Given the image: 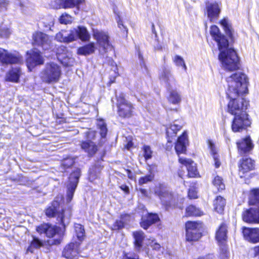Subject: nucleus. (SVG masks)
<instances>
[{
	"mask_svg": "<svg viewBox=\"0 0 259 259\" xmlns=\"http://www.w3.org/2000/svg\"><path fill=\"white\" fill-rule=\"evenodd\" d=\"M212 184L218 189V190H222L225 189V185L223 182V179L221 177L217 176L214 177Z\"/></svg>",
	"mask_w": 259,
	"mask_h": 259,
	"instance_id": "obj_47",
	"label": "nucleus"
},
{
	"mask_svg": "<svg viewBox=\"0 0 259 259\" xmlns=\"http://www.w3.org/2000/svg\"><path fill=\"white\" fill-rule=\"evenodd\" d=\"M74 163V161L70 158H67L63 161L62 165L65 168H68L72 166Z\"/></svg>",
	"mask_w": 259,
	"mask_h": 259,
	"instance_id": "obj_57",
	"label": "nucleus"
},
{
	"mask_svg": "<svg viewBox=\"0 0 259 259\" xmlns=\"http://www.w3.org/2000/svg\"><path fill=\"white\" fill-rule=\"evenodd\" d=\"M254 168V163L250 158H242L240 160L239 165V175L241 178L244 177V175L252 170Z\"/></svg>",
	"mask_w": 259,
	"mask_h": 259,
	"instance_id": "obj_23",
	"label": "nucleus"
},
{
	"mask_svg": "<svg viewBox=\"0 0 259 259\" xmlns=\"http://www.w3.org/2000/svg\"><path fill=\"white\" fill-rule=\"evenodd\" d=\"M242 219L248 223L259 224V206L244 210L242 213Z\"/></svg>",
	"mask_w": 259,
	"mask_h": 259,
	"instance_id": "obj_17",
	"label": "nucleus"
},
{
	"mask_svg": "<svg viewBox=\"0 0 259 259\" xmlns=\"http://www.w3.org/2000/svg\"><path fill=\"white\" fill-rule=\"evenodd\" d=\"M220 257L221 259H228L229 257V252L228 250L226 244H220Z\"/></svg>",
	"mask_w": 259,
	"mask_h": 259,
	"instance_id": "obj_48",
	"label": "nucleus"
},
{
	"mask_svg": "<svg viewBox=\"0 0 259 259\" xmlns=\"http://www.w3.org/2000/svg\"><path fill=\"white\" fill-rule=\"evenodd\" d=\"M60 242H61L60 239H56V240H54L53 241H52L51 243L49 242V243L51 245H54V244H59L60 243Z\"/></svg>",
	"mask_w": 259,
	"mask_h": 259,
	"instance_id": "obj_64",
	"label": "nucleus"
},
{
	"mask_svg": "<svg viewBox=\"0 0 259 259\" xmlns=\"http://www.w3.org/2000/svg\"><path fill=\"white\" fill-rule=\"evenodd\" d=\"M33 239L31 241L30 245L27 249V252L33 253L34 249H38L44 246V242L38 238L33 236Z\"/></svg>",
	"mask_w": 259,
	"mask_h": 259,
	"instance_id": "obj_41",
	"label": "nucleus"
},
{
	"mask_svg": "<svg viewBox=\"0 0 259 259\" xmlns=\"http://www.w3.org/2000/svg\"><path fill=\"white\" fill-rule=\"evenodd\" d=\"M138 57H139V59L140 64L142 68H144V71L145 72V73H148L147 67L146 66V64L144 61L143 57L140 52H139V53H138Z\"/></svg>",
	"mask_w": 259,
	"mask_h": 259,
	"instance_id": "obj_56",
	"label": "nucleus"
},
{
	"mask_svg": "<svg viewBox=\"0 0 259 259\" xmlns=\"http://www.w3.org/2000/svg\"><path fill=\"white\" fill-rule=\"evenodd\" d=\"M95 49V44L94 42H90L84 46L79 48L77 49V53L80 55H89L94 53Z\"/></svg>",
	"mask_w": 259,
	"mask_h": 259,
	"instance_id": "obj_35",
	"label": "nucleus"
},
{
	"mask_svg": "<svg viewBox=\"0 0 259 259\" xmlns=\"http://www.w3.org/2000/svg\"><path fill=\"white\" fill-rule=\"evenodd\" d=\"M117 113L122 118H129L133 115L134 107L131 102L126 100L123 94L117 97Z\"/></svg>",
	"mask_w": 259,
	"mask_h": 259,
	"instance_id": "obj_10",
	"label": "nucleus"
},
{
	"mask_svg": "<svg viewBox=\"0 0 259 259\" xmlns=\"http://www.w3.org/2000/svg\"><path fill=\"white\" fill-rule=\"evenodd\" d=\"M160 83L163 84L167 90L174 88L177 84V80L171 69L169 68L163 67L159 75Z\"/></svg>",
	"mask_w": 259,
	"mask_h": 259,
	"instance_id": "obj_11",
	"label": "nucleus"
},
{
	"mask_svg": "<svg viewBox=\"0 0 259 259\" xmlns=\"http://www.w3.org/2000/svg\"><path fill=\"white\" fill-rule=\"evenodd\" d=\"M21 62L19 55L12 54L7 51L0 48V63L3 65L17 64Z\"/></svg>",
	"mask_w": 259,
	"mask_h": 259,
	"instance_id": "obj_16",
	"label": "nucleus"
},
{
	"mask_svg": "<svg viewBox=\"0 0 259 259\" xmlns=\"http://www.w3.org/2000/svg\"><path fill=\"white\" fill-rule=\"evenodd\" d=\"M226 34L231 39L234 38L235 32L232 28L230 20L227 17L224 18L220 22Z\"/></svg>",
	"mask_w": 259,
	"mask_h": 259,
	"instance_id": "obj_29",
	"label": "nucleus"
},
{
	"mask_svg": "<svg viewBox=\"0 0 259 259\" xmlns=\"http://www.w3.org/2000/svg\"><path fill=\"white\" fill-rule=\"evenodd\" d=\"M186 237L189 242L197 241L201 236V223L195 222H188L186 223Z\"/></svg>",
	"mask_w": 259,
	"mask_h": 259,
	"instance_id": "obj_9",
	"label": "nucleus"
},
{
	"mask_svg": "<svg viewBox=\"0 0 259 259\" xmlns=\"http://www.w3.org/2000/svg\"><path fill=\"white\" fill-rule=\"evenodd\" d=\"M76 32V30L74 29V28L69 31L62 30L56 34L55 39L61 42H71L77 39Z\"/></svg>",
	"mask_w": 259,
	"mask_h": 259,
	"instance_id": "obj_19",
	"label": "nucleus"
},
{
	"mask_svg": "<svg viewBox=\"0 0 259 259\" xmlns=\"http://www.w3.org/2000/svg\"><path fill=\"white\" fill-rule=\"evenodd\" d=\"M135 239V246L137 250L139 251L142 246L143 241L144 239V233L142 231H137L133 233Z\"/></svg>",
	"mask_w": 259,
	"mask_h": 259,
	"instance_id": "obj_36",
	"label": "nucleus"
},
{
	"mask_svg": "<svg viewBox=\"0 0 259 259\" xmlns=\"http://www.w3.org/2000/svg\"><path fill=\"white\" fill-rule=\"evenodd\" d=\"M21 74L22 72L19 67L13 68L6 74L5 77L6 80L13 82H18Z\"/></svg>",
	"mask_w": 259,
	"mask_h": 259,
	"instance_id": "obj_31",
	"label": "nucleus"
},
{
	"mask_svg": "<svg viewBox=\"0 0 259 259\" xmlns=\"http://www.w3.org/2000/svg\"><path fill=\"white\" fill-rule=\"evenodd\" d=\"M59 4V8L72 9L75 8L77 12L75 11V14H77L80 9V5L83 4L85 0H57Z\"/></svg>",
	"mask_w": 259,
	"mask_h": 259,
	"instance_id": "obj_25",
	"label": "nucleus"
},
{
	"mask_svg": "<svg viewBox=\"0 0 259 259\" xmlns=\"http://www.w3.org/2000/svg\"><path fill=\"white\" fill-rule=\"evenodd\" d=\"M75 235L79 241L82 242L85 238V230L83 226L79 224H74Z\"/></svg>",
	"mask_w": 259,
	"mask_h": 259,
	"instance_id": "obj_42",
	"label": "nucleus"
},
{
	"mask_svg": "<svg viewBox=\"0 0 259 259\" xmlns=\"http://www.w3.org/2000/svg\"><path fill=\"white\" fill-rule=\"evenodd\" d=\"M36 231L40 234H45L47 237H54L58 232V228L49 224H43L36 227Z\"/></svg>",
	"mask_w": 259,
	"mask_h": 259,
	"instance_id": "obj_22",
	"label": "nucleus"
},
{
	"mask_svg": "<svg viewBox=\"0 0 259 259\" xmlns=\"http://www.w3.org/2000/svg\"><path fill=\"white\" fill-rule=\"evenodd\" d=\"M81 147L82 149L85 152H87L90 156L95 154L97 151V146L91 141L82 142L81 144Z\"/></svg>",
	"mask_w": 259,
	"mask_h": 259,
	"instance_id": "obj_34",
	"label": "nucleus"
},
{
	"mask_svg": "<svg viewBox=\"0 0 259 259\" xmlns=\"http://www.w3.org/2000/svg\"><path fill=\"white\" fill-rule=\"evenodd\" d=\"M249 202L250 205L259 204V188L251 191Z\"/></svg>",
	"mask_w": 259,
	"mask_h": 259,
	"instance_id": "obj_43",
	"label": "nucleus"
},
{
	"mask_svg": "<svg viewBox=\"0 0 259 259\" xmlns=\"http://www.w3.org/2000/svg\"><path fill=\"white\" fill-rule=\"evenodd\" d=\"M123 259H140L139 256L137 254H125Z\"/></svg>",
	"mask_w": 259,
	"mask_h": 259,
	"instance_id": "obj_59",
	"label": "nucleus"
},
{
	"mask_svg": "<svg viewBox=\"0 0 259 259\" xmlns=\"http://www.w3.org/2000/svg\"><path fill=\"white\" fill-rule=\"evenodd\" d=\"M62 74L61 68L57 63L50 62L46 64L40 73L42 81L47 83H56L59 81Z\"/></svg>",
	"mask_w": 259,
	"mask_h": 259,
	"instance_id": "obj_4",
	"label": "nucleus"
},
{
	"mask_svg": "<svg viewBox=\"0 0 259 259\" xmlns=\"http://www.w3.org/2000/svg\"><path fill=\"white\" fill-rule=\"evenodd\" d=\"M46 214L50 218L56 217L57 223L65 228L70 223L71 211L69 208L61 207L58 201H54L46 209Z\"/></svg>",
	"mask_w": 259,
	"mask_h": 259,
	"instance_id": "obj_2",
	"label": "nucleus"
},
{
	"mask_svg": "<svg viewBox=\"0 0 259 259\" xmlns=\"http://www.w3.org/2000/svg\"><path fill=\"white\" fill-rule=\"evenodd\" d=\"M208 144L210 150L211 154L214 161L215 167L216 168H218L221 165V162L219 159V156L218 154L217 149L211 141L208 140Z\"/></svg>",
	"mask_w": 259,
	"mask_h": 259,
	"instance_id": "obj_37",
	"label": "nucleus"
},
{
	"mask_svg": "<svg viewBox=\"0 0 259 259\" xmlns=\"http://www.w3.org/2000/svg\"><path fill=\"white\" fill-rule=\"evenodd\" d=\"M125 223L121 219L120 220L116 221L113 225L112 229L119 230L124 227Z\"/></svg>",
	"mask_w": 259,
	"mask_h": 259,
	"instance_id": "obj_53",
	"label": "nucleus"
},
{
	"mask_svg": "<svg viewBox=\"0 0 259 259\" xmlns=\"http://www.w3.org/2000/svg\"><path fill=\"white\" fill-rule=\"evenodd\" d=\"M97 126L100 130V134L102 138H105L107 133L106 124L102 119L97 120Z\"/></svg>",
	"mask_w": 259,
	"mask_h": 259,
	"instance_id": "obj_45",
	"label": "nucleus"
},
{
	"mask_svg": "<svg viewBox=\"0 0 259 259\" xmlns=\"http://www.w3.org/2000/svg\"><path fill=\"white\" fill-rule=\"evenodd\" d=\"M251 124L246 112L234 116L232 123V130L234 132H240L246 129Z\"/></svg>",
	"mask_w": 259,
	"mask_h": 259,
	"instance_id": "obj_12",
	"label": "nucleus"
},
{
	"mask_svg": "<svg viewBox=\"0 0 259 259\" xmlns=\"http://www.w3.org/2000/svg\"><path fill=\"white\" fill-rule=\"evenodd\" d=\"M176 122L177 121H175L173 124H171L169 127L166 128V135L168 137L167 144H170L172 142L170 138L176 137L177 132L180 130L182 127L181 125Z\"/></svg>",
	"mask_w": 259,
	"mask_h": 259,
	"instance_id": "obj_32",
	"label": "nucleus"
},
{
	"mask_svg": "<svg viewBox=\"0 0 259 259\" xmlns=\"http://www.w3.org/2000/svg\"><path fill=\"white\" fill-rule=\"evenodd\" d=\"M93 36L97 40L100 50L106 53L112 50L113 46L109 41V35L107 32L99 30H93Z\"/></svg>",
	"mask_w": 259,
	"mask_h": 259,
	"instance_id": "obj_8",
	"label": "nucleus"
},
{
	"mask_svg": "<svg viewBox=\"0 0 259 259\" xmlns=\"http://www.w3.org/2000/svg\"><path fill=\"white\" fill-rule=\"evenodd\" d=\"M85 134H87V137L88 138H91L92 136H94L95 132L93 131H88L85 133Z\"/></svg>",
	"mask_w": 259,
	"mask_h": 259,
	"instance_id": "obj_63",
	"label": "nucleus"
},
{
	"mask_svg": "<svg viewBox=\"0 0 259 259\" xmlns=\"http://www.w3.org/2000/svg\"><path fill=\"white\" fill-rule=\"evenodd\" d=\"M155 194L159 196L162 205L165 206L166 209L177 205L176 196L163 185H160L156 188Z\"/></svg>",
	"mask_w": 259,
	"mask_h": 259,
	"instance_id": "obj_6",
	"label": "nucleus"
},
{
	"mask_svg": "<svg viewBox=\"0 0 259 259\" xmlns=\"http://www.w3.org/2000/svg\"><path fill=\"white\" fill-rule=\"evenodd\" d=\"M159 220V217L156 213H149L142 217L141 226L144 229H147L152 224Z\"/></svg>",
	"mask_w": 259,
	"mask_h": 259,
	"instance_id": "obj_28",
	"label": "nucleus"
},
{
	"mask_svg": "<svg viewBox=\"0 0 259 259\" xmlns=\"http://www.w3.org/2000/svg\"><path fill=\"white\" fill-rule=\"evenodd\" d=\"M219 51L220 53L219 59L222 62L224 69L233 71L239 68V59L234 50L229 49L227 47Z\"/></svg>",
	"mask_w": 259,
	"mask_h": 259,
	"instance_id": "obj_3",
	"label": "nucleus"
},
{
	"mask_svg": "<svg viewBox=\"0 0 259 259\" xmlns=\"http://www.w3.org/2000/svg\"><path fill=\"white\" fill-rule=\"evenodd\" d=\"M172 60L175 65L179 67H182L185 71H187V66L185 63V61L182 57L179 55H176L173 58Z\"/></svg>",
	"mask_w": 259,
	"mask_h": 259,
	"instance_id": "obj_46",
	"label": "nucleus"
},
{
	"mask_svg": "<svg viewBox=\"0 0 259 259\" xmlns=\"http://www.w3.org/2000/svg\"><path fill=\"white\" fill-rule=\"evenodd\" d=\"M76 30V38H78L83 41H89L90 39V34L87 29L84 26H78L76 28H74Z\"/></svg>",
	"mask_w": 259,
	"mask_h": 259,
	"instance_id": "obj_33",
	"label": "nucleus"
},
{
	"mask_svg": "<svg viewBox=\"0 0 259 259\" xmlns=\"http://www.w3.org/2000/svg\"><path fill=\"white\" fill-rule=\"evenodd\" d=\"M72 21V17L66 13L63 14L59 18V22L61 24H67L71 23Z\"/></svg>",
	"mask_w": 259,
	"mask_h": 259,
	"instance_id": "obj_50",
	"label": "nucleus"
},
{
	"mask_svg": "<svg viewBox=\"0 0 259 259\" xmlns=\"http://www.w3.org/2000/svg\"><path fill=\"white\" fill-rule=\"evenodd\" d=\"M227 229L224 224L221 225L218 230L216 232L215 238L219 244H226L227 240Z\"/></svg>",
	"mask_w": 259,
	"mask_h": 259,
	"instance_id": "obj_30",
	"label": "nucleus"
},
{
	"mask_svg": "<svg viewBox=\"0 0 259 259\" xmlns=\"http://www.w3.org/2000/svg\"><path fill=\"white\" fill-rule=\"evenodd\" d=\"M226 205V200L222 197L217 196L213 201L214 210L219 213H222Z\"/></svg>",
	"mask_w": 259,
	"mask_h": 259,
	"instance_id": "obj_38",
	"label": "nucleus"
},
{
	"mask_svg": "<svg viewBox=\"0 0 259 259\" xmlns=\"http://www.w3.org/2000/svg\"><path fill=\"white\" fill-rule=\"evenodd\" d=\"M154 179V175L150 174L146 175L145 177H141L139 180V183L140 185H143L146 184L149 182L152 181Z\"/></svg>",
	"mask_w": 259,
	"mask_h": 259,
	"instance_id": "obj_51",
	"label": "nucleus"
},
{
	"mask_svg": "<svg viewBox=\"0 0 259 259\" xmlns=\"http://www.w3.org/2000/svg\"><path fill=\"white\" fill-rule=\"evenodd\" d=\"M9 4L10 2L8 0H0V8L7 9Z\"/></svg>",
	"mask_w": 259,
	"mask_h": 259,
	"instance_id": "obj_60",
	"label": "nucleus"
},
{
	"mask_svg": "<svg viewBox=\"0 0 259 259\" xmlns=\"http://www.w3.org/2000/svg\"><path fill=\"white\" fill-rule=\"evenodd\" d=\"M144 151V156L146 160L151 158L152 155V151L150 146L144 145L143 148Z\"/></svg>",
	"mask_w": 259,
	"mask_h": 259,
	"instance_id": "obj_52",
	"label": "nucleus"
},
{
	"mask_svg": "<svg viewBox=\"0 0 259 259\" xmlns=\"http://www.w3.org/2000/svg\"><path fill=\"white\" fill-rule=\"evenodd\" d=\"M230 101L228 104V112L235 116L246 112L248 102L240 96L235 98H229Z\"/></svg>",
	"mask_w": 259,
	"mask_h": 259,
	"instance_id": "obj_5",
	"label": "nucleus"
},
{
	"mask_svg": "<svg viewBox=\"0 0 259 259\" xmlns=\"http://www.w3.org/2000/svg\"><path fill=\"white\" fill-rule=\"evenodd\" d=\"M168 91L169 93L168 97L169 102L172 104H179L181 101V97L180 94L176 90H174L172 89L168 90Z\"/></svg>",
	"mask_w": 259,
	"mask_h": 259,
	"instance_id": "obj_40",
	"label": "nucleus"
},
{
	"mask_svg": "<svg viewBox=\"0 0 259 259\" xmlns=\"http://www.w3.org/2000/svg\"><path fill=\"white\" fill-rule=\"evenodd\" d=\"M188 196L190 199H195L197 197V192L194 187H191L188 191Z\"/></svg>",
	"mask_w": 259,
	"mask_h": 259,
	"instance_id": "obj_54",
	"label": "nucleus"
},
{
	"mask_svg": "<svg viewBox=\"0 0 259 259\" xmlns=\"http://www.w3.org/2000/svg\"><path fill=\"white\" fill-rule=\"evenodd\" d=\"M186 213L188 216H200L202 212L195 206L190 205L186 208Z\"/></svg>",
	"mask_w": 259,
	"mask_h": 259,
	"instance_id": "obj_44",
	"label": "nucleus"
},
{
	"mask_svg": "<svg viewBox=\"0 0 259 259\" xmlns=\"http://www.w3.org/2000/svg\"><path fill=\"white\" fill-rule=\"evenodd\" d=\"M12 33L11 30L6 26L0 25V37L8 38Z\"/></svg>",
	"mask_w": 259,
	"mask_h": 259,
	"instance_id": "obj_49",
	"label": "nucleus"
},
{
	"mask_svg": "<svg viewBox=\"0 0 259 259\" xmlns=\"http://www.w3.org/2000/svg\"><path fill=\"white\" fill-rule=\"evenodd\" d=\"M188 142L187 134L186 132H184L183 134L178 138L175 145V148L178 155L185 153Z\"/></svg>",
	"mask_w": 259,
	"mask_h": 259,
	"instance_id": "obj_27",
	"label": "nucleus"
},
{
	"mask_svg": "<svg viewBox=\"0 0 259 259\" xmlns=\"http://www.w3.org/2000/svg\"><path fill=\"white\" fill-rule=\"evenodd\" d=\"M26 62L28 67L30 68L43 64L44 59L39 52L33 51L27 58Z\"/></svg>",
	"mask_w": 259,
	"mask_h": 259,
	"instance_id": "obj_26",
	"label": "nucleus"
},
{
	"mask_svg": "<svg viewBox=\"0 0 259 259\" xmlns=\"http://www.w3.org/2000/svg\"><path fill=\"white\" fill-rule=\"evenodd\" d=\"M179 162L186 166L189 178H194L198 174L196 164L192 160L183 157H179Z\"/></svg>",
	"mask_w": 259,
	"mask_h": 259,
	"instance_id": "obj_20",
	"label": "nucleus"
},
{
	"mask_svg": "<svg viewBox=\"0 0 259 259\" xmlns=\"http://www.w3.org/2000/svg\"><path fill=\"white\" fill-rule=\"evenodd\" d=\"M206 15L211 22L218 20L221 12V6L217 3L208 4L206 7Z\"/></svg>",
	"mask_w": 259,
	"mask_h": 259,
	"instance_id": "obj_18",
	"label": "nucleus"
},
{
	"mask_svg": "<svg viewBox=\"0 0 259 259\" xmlns=\"http://www.w3.org/2000/svg\"><path fill=\"white\" fill-rule=\"evenodd\" d=\"M58 60L60 62L66 67L72 66L75 63V60L72 57H69L67 54L62 56L60 51L58 53Z\"/></svg>",
	"mask_w": 259,
	"mask_h": 259,
	"instance_id": "obj_39",
	"label": "nucleus"
},
{
	"mask_svg": "<svg viewBox=\"0 0 259 259\" xmlns=\"http://www.w3.org/2000/svg\"><path fill=\"white\" fill-rule=\"evenodd\" d=\"M59 51L61 53V55L62 56H64L66 54V53L67 52V48L64 46H61L58 48V49H57V55L58 59V56H59L58 53Z\"/></svg>",
	"mask_w": 259,
	"mask_h": 259,
	"instance_id": "obj_58",
	"label": "nucleus"
},
{
	"mask_svg": "<svg viewBox=\"0 0 259 259\" xmlns=\"http://www.w3.org/2000/svg\"><path fill=\"white\" fill-rule=\"evenodd\" d=\"M150 246L153 249L159 250L160 248V245L159 244L156 242H152Z\"/></svg>",
	"mask_w": 259,
	"mask_h": 259,
	"instance_id": "obj_62",
	"label": "nucleus"
},
{
	"mask_svg": "<svg viewBox=\"0 0 259 259\" xmlns=\"http://www.w3.org/2000/svg\"><path fill=\"white\" fill-rule=\"evenodd\" d=\"M209 33L212 38L217 42L219 50L228 47V39L221 33L217 26L212 25L210 28Z\"/></svg>",
	"mask_w": 259,
	"mask_h": 259,
	"instance_id": "obj_14",
	"label": "nucleus"
},
{
	"mask_svg": "<svg viewBox=\"0 0 259 259\" xmlns=\"http://www.w3.org/2000/svg\"><path fill=\"white\" fill-rule=\"evenodd\" d=\"M244 238L251 242H259V228H244L242 231Z\"/></svg>",
	"mask_w": 259,
	"mask_h": 259,
	"instance_id": "obj_24",
	"label": "nucleus"
},
{
	"mask_svg": "<svg viewBox=\"0 0 259 259\" xmlns=\"http://www.w3.org/2000/svg\"><path fill=\"white\" fill-rule=\"evenodd\" d=\"M80 170L76 168L72 172L69 177V183L67 186V201L70 202L72 199L74 191L77 187L80 177Z\"/></svg>",
	"mask_w": 259,
	"mask_h": 259,
	"instance_id": "obj_13",
	"label": "nucleus"
},
{
	"mask_svg": "<svg viewBox=\"0 0 259 259\" xmlns=\"http://www.w3.org/2000/svg\"><path fill=\"white\" fill-rule=\"evenodd\" d=\"M116 20L117 21L118 26L121 30H124L125 31L126 34L127 33V28L123 24L122 21L118 15H117L116 17Z\"/></svg>",
	"mask_w": 259,
	"mask_h": 259,
	"instance_id": "obj_55",
	"label": "nucleus"
},
{
	"mask_svg": "<svg viewBox=\"0 0 259 259\" xmlns=\"http://www.w3.org/2000/svg\"><path fill=\"white\" fill-rule=\"evenodd\" d=\"M121 219L125 223V224L130 222L131 216L128 214H125L121 215Z\"/></svg>",
	"mask_w": 259,
	"mask_h": 259,
	"instance_id": "obj_61",
	"label": "nucleus"
},
{
	"mask_svg": "<svg viewBox=\"0 0 259 259\" xmlns=\"http://www.w3.org/2000/svg\"><path fill=\"white\" fill-rule=\"evenodd\" d=\"M247 78L245 74L241 72L236 73L227 78L228 98H235L245 94L247 91Z\"/></svg>",
	"mask_w": 259,
	"mask_h": 259,
	"instance_id": "obj_1",
	"label": "nucleus"
},
{
	"mask_svg": "<svg viewBox=\"0 0 259 259\" xmlns=\"http://www.w3.org/2000/svg\"><path fill=\"white\" fill-rule=\"evenodd\" d=\"M80 243L77 242L67 244L62 251V255L68 259H77L80 253Z\"/></svg>",
	"mask_w": 259,
	"mask_h": 259,
	"instance_id": "obj_15",
	"label": "nucleus"
},
{
	"mask_svg": "<svg viewBox=\"0 0 259 259\" xmlns=\"http://www.w3.org/2000/svg\"><path fill=\"white\" fill-rule=\"evenodd\" d=\"M52 37L49 35L40 32L35 31L32 35V44L34 46L40 47L44 50L52 49Z\"/></svg>",
	"mask_w": 259,
	"mask_h": 259,
	"instance_id": "obj_7",
	"label": "nucleus"
},
{
	"mask_svg": "<svg viewBox=\"0 0 259 259\" xmlns=\"http://www.w3.org/2000/svg\"><path fill=\"white\" fill-rule=\"evenodd\" d=\"M238 152L240 155H243L250 151L253 148V144L250 137H246L242 139L237 142Z\"/></svg>",
	"mask_w": 259,
	"mask_h": 259,
	"instance_id": "obj_21",
	"label": "nucleus"
}]
</instances>
